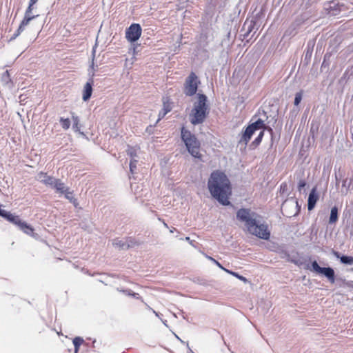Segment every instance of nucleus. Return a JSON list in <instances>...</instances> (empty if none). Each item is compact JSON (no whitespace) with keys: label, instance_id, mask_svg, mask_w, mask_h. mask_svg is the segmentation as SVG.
Returning <instances> with one entry per match:
<instances>
[{"label":"nucleus","instance_id":"1","mask_svg":"<svg viewBox=\"0 0 353 353\" xmlns=\"http://www.w3.org/2000/svg\"><path fill=\"white\" fill-rule=\"evenodd\" d=\"M208 186L212 196L224 205L230 204L229 196L231 186L227 176L221 171L213 172L208 180Z\"/></svg>","mask_w":353,"mask_h":353},{"label":"nucleus","instance_id":"2","mask_svg":"<svg viewBox=\"0 0 353 353\" xmlns=\"http://www.w3.org/2000/svg\"><path fill=\"white\" fill-rule=\"evenodd\" d=\"M237 218L245 223L248 231L252 235L260 239L268 240L270 232L267 225L262 223L261 217L256 213L249 209L242 208L236 213Z\"/></svg>","mask_w":353,"mask_h":353},{"label":"nucleus","instance_id":"3","mask_svg":"<svg viewBox=\"0 0 353 353\" xmlns=\"http://www.w3.org/2000/svg\"><path fill=\"white\" fill-rule=\"evenodd\" d=\"M208 112L207 97L203 94H198L197 101L194 103L193 108L189 115L191 123L196 125L203 123L208 114Z\"/></svg>","mask_w":353,"mask_h":353},{"label":"nucleus","instance_id":"4","mask_svg":"<svg viewBox=\"0 0 353 353\" xmlns=\"http://www.w3.org/2000/svg\"><path fill=\"white\" fill-rule=\"evenodd\" d=\"M181 139L184 142L188 152L194 158H200V143L196 137L189 130L181 128Z\"/></svg>","mask_w":353,"mask_h":353},{"label":"nucleus","instance_id":"5","mask_svg":"<svg viewBox=\"0 0 353 353\" xmlns=\"http://www.w3.org/2000/svg\"><path fill=\"white\" fill-rule=\"evenodd\" d=\"M265 128V123L264 121L259 119L257 121H256L254 123H252L251 125H248L247 128L245 129L241 140V143H243L245 145L248 143V142L250 140L252 134L254 133L256 130H261Z\"/></svg>","mask_w":353,"mask_h":353},{"label":"nucleus","instance_id":"6","mask_svg":"<svg viewBox=\"0 0 353 353\" xmlns=\"http://www.w3.org/2000/svg\"><path fill=\"white\" fill-rule=\"evenodd\" d=\"M200 81L194 72H191L185 80L184 93L187 96H193L196 94Z\"/></svg>","mask_w":353,"mask_h":353},{"label":"nucleus","instance_id":"7","mask_svg":"<svg viewBox=\"0 0 353 353\" xmlns=\"http://www.w3.org/2000/svg\"><path fill=\"white\" fill-rule=\"evenodd\" d=\"M312 271L324 275L328 281L334 283L335 282L334 271L332 268H321L319 265L318 263L314 261L312 263Z\"/></svg>","mask_w":353,"mask_h":353},{"label":"nucleus","instance_id":"8","mask_svg":"<svg viewBox=\"0 0 353 353\" xmlns=\"http://www.w3.org/2000/svg\"><path fill=\"white\" fill-rule=\"evenodd\" d=\"M38 17V14H33L32 12H26L23 21L20 23L16 33L14 34L10 39L12 40L16 39L26 29V28L30 25L31 22Z\"/></svg>","mask_w":353,"mask_h":353},{"label":"nucleus","instance_id":"9","mask_svg":"<svg viewBox=\"0 0 353 353\" xmlns=\"http://www.w3.org/2000/svg\"><path fill=\"white\" fill-rule=\"evenodd\" d=\"M126 38L131 42L137 41L141 35V28L138 23L132 24L126 30Z\"/></svg>","mask_w":353,"mask_h":353},{"label":"nucleus","instance_id":"10","mask_svg":"<svg viewBox=\"0 0 353 353\" xmlns=\"http://www.w3.org/2000/svg\"><path fill=\"white\" fill-rule=\"evenodd\" d=\"M318 199H319V196L316 193V188H314L311 190V192L309 194V196H308V200H307L308 210H312L314 208Z\"/></svg>","mask_w":353,"mask_h":353},{"label":"nucleus","instance_id":"11","mask_svg":"<svg viewBox=\"0 0 353 353\" xmlns=\"http://www.w3.org/2000/svg\"><path fill=\"white\" fill-rule=\"evenodd\" d=\"M38 180L46 185H49L52 188L55 180L57 179L47 175L46 173L40 172L37 176Z\"/></svg>","mask_w":353,"mask_h":353},{"label":"nucleus","instance_id":"12","mask_svg":"<svg viewBox=\"0 0 353 353\" xmlns=\"http://www.w3.org/2000/svg\"><path fill=\"white\" fill-rule=\"evenodd\" d=\"M2 214H0V216L5 217L8 221L17 225L19 228L21 224H22L23 221L21 220L19 216L14 215L4 210Z\"/></svg>","mask_w":353,"mask_h":353},{"label":"nucleus","instance_id":"13","mask_svg":"<svg viewBox=\"0 0 353 353\" xmlns=\"http://www.w3.org/2000/svg\"><path fill=\"white\" fill-rule=\"evenodd\" d=\"M92 84H93V80H92V79H90L89 80V81H88L85 83V85L84 86L83 92V97H82L83 100L84 101H88L92 95Z\"/></svg>","mask_w":353,"mask_h":353},{"label":"nucleus","instance_id":"14","mask_svg":"<svg viewBox=\"0 0 353 353\" xmlns=\"http://www.w3.org/2000/svg\"><path fill=\"white\" fill-rule=\"evenodd\" d=\"M333 254L338 259H340V261L342 263L345 265H353V256H340V253L336 251H333Z\"/></svg>","mask_w":353,"mask_h":353},{"label":"nucleus","instance_id":"15","mask_svg":"<svg viewBox=\"0 0 353 353\" xmlns=\"http://www.w3.org/2000/svg\"><path fill=\"white\" fill-rule=\"evenodd\" d=\"M53 188H55L57 192L59 193L63 194L65 192L68 190V188L65 185V184L61 182L59 179H56L55 182L52 186Z\"/></svg>","mask_w":353,"mask_h":353},{"label":"nucleus","instance_id":"16","mask_svg":"<svg viewBox=\"0 0 353 353\" xmlns=\"http://www.w3.org/2000/svg\"><path fill=\"white\" fill-rule=\"evenodd\" d=\"M112 245L119 249L125 250L130 247V245L123 240L116 239L112 241Z\"/></svg>","mask_w":353,"mask_h":353},{"label":"nucleus","instance_id":"17","mask_svg":"<svg viewBox=\"0 0 353 353\" xmlns=\"http://www.w3.org/2000/svg\"><path fill=\"white\" fill-rule=\"evenodd\" d=\"M338 221V208L337 207L334 206L332 208L330 219H329V223L333 224L335 223Z\"/></svg>","mask_w":353,"mask_h":353},{"label":"nucleus","instance_id":"18","mask_svg":"<svg viewBox=\"0 0 353 353\" xmlns=\"http://www.w3.org/2000/svg\"><path fill=\"white\" fill-rule=\"evenodd\" d=\"M19 229L28 235H32L34 233L33 228L24 221H23L22 224L19 226Z\"/></svg>","mask_w":353,"mask_h":353},{"label":"nucleus","instance_id":"19","mask_svg":"<svg viewBox=\"0 0 353 353\" xmlns=\"http://www.w3.org/2000/svg\"><path fill=\"white\" fill-rule=\"evenodd\" d=\"M352 179L348 181L347 179L343 181L341 192L343 194H346L352 184Z\"/></svg>","mask_w":353,"mask_h":353},{"label":"nucleus","instance_id":"20","mask_svg":"<svg viewBox=\"0 0 353 353\" xmlns=\"http://www.w3.org/2000/svg\"><path fill=\"white\" fill-rule=\"evenodd\" d=\"M63 194H65V197L67 199H68L72 203H73L75 207L77 206V200L74 197L73 193L69 191V189H68V190L65 192Z\"/></svg>","mask_w":353,"mask_h":353},{"label":"nucleus","instance_id":"21","mask_svg":"<svg viewBox=\"0 0 353 353\" xmlns=\"http://www.w3.org/2000/svg\"><path fill=\"white\" fill-rule=\"evenodd\" d=\"M170 110H171V107L170 106V105L164 103L163 108L162 109L161 111H160V112L159 114L158 121H159L161 119L165 117V115L167 113H168Z\"/></svg>","mask_w":353,"mask_h":353},{"label":"nucleus","instance_id":"22","mask_svg":"<svg viewBox=\"0 0 353 353\" xmlns=\"http://www.w3.org/2000/svg\"><path fill=\"white\" fill-rule=\"evenodd\" d=\"M138 152L139 148L137 147H128L127 150L128 154L132 158V159H135V157H137Z\"/></svg>","mask_w":353,"mask_h":353},{"label":"nucleus","instance_id":"23","mask_svg":"<svg viewBox=\"0 0 353 353\" xmlns=\"http://www.w3.org/2000/svg\"><path fill=\"white\" fill-rule=\"evenodd\" d=\"M59 121H60V123H61L63 129H64L65 130H67L70 128V125H71V121L69 119H65V118L61 117Z\"/></svg>","mask_w":353,"mask_h":353},{"label":"nucleus","instance_id":"24","mask_svg":"<svg viewBox=\"0 0 353 353\" xmlns=\"http://www.w3.org/2000/svg\"><path fill=\"white\" fill-rule=\"evenodd\" d=\"M73 344L74 346V353H77L79 351V346L83 343V339L79 336L75 337L73 339Z\"/></svg>","mask_w":353,"mask_h":353},{"label":"nucleus","instance_id":"25","mask_svg":"<svg viewBox=\"0 0 353 353\" xmlns=\"http://www.w3.org/2000/svg\"><path fill=\"white\" fill-rule=\"evenodd\" d=\"M225 272H226L227 273H228V274H230L236 277L237 279H239V280L242 281L243 282H244L245 283L248 282V279L245 277L239 274L238 273H236L235 272H232V271L229 270H225Z\"/></svg>","mask_w":353,"mask_h":353},{"label":"nucleus","instance_id":"26","mask_svg":"<svg viewBox=\"0 0 353 353\" xmlns=\"http://www.w3.org/2000/svg\"><path fill=\"white\" fill-rule=\"evenodd\" d=\"M137 159H132L130 161V172L132 174H134V171L137 168Z\"/></svg>","mask_w":353,"mask_h":353},{"label":"nucleus","instance_id":"27","mask_svg":"<svg viewBox=\"0 0 353 353\" xmlns=\"http://www.w3.org/2000/svg\"><path fill=\"white\" fill-rule=\"evenodd\" d=\"M263 134H264L263 131H261V132H259V134L258 137H257L254 139V141L252 142V144H253V145H259V144L261 143V140H262V138H263Z\"/></svg>","mask_w":353,"mask_h":353},{"label":"nucleus","instance_id":"28","mask_svg":"<svg viewBox=\"0 0 353 353\" xmlns=\"http://www.w3.org/2000/svg\"><path fill=\"white\" fill-rule=\"evenodd\" d=\"M302 99V93L301 92H297L294 98V105H298Z\"/></svg>","mask_w":353,"mask_h":353},{"label":"nucleus","instance_id":"29","mask_svg":"<svg viewBox=\"0 0 353 353\" xmlns=\"http://www.w3.org/2000/svg\"><path fill=\"white\" fill-rule=\"evenodd\" d=\"M72 129L74 132H79L81 135L85 136L84 133L81 132V126L79 123L78 124L72 125Z\"/></svg>","mask_w":353,"mask_h":353},{"label":"nucleus","instance_id":"30","mask_svg":"<svg viewBox=\"0 0 353 353\" xmlns=\"http://www.w3.org/2000/svg\"><path fill=\"white\" fill-rule=\"evenodd\" d=\"M72 125L78 124L80 122L79 117L74 112H71Z\"/></svg>","mask_w":353,"mask_h":353},{"label":"nucleus","instance_id":"31","mask_svg":"<svg viewBox=\"0 0 353 353\" xmlns=\"http://www.w3.org/2000/svg\"><path fill=\"white\" fill-rule=\"evenodd\" d=\"M208 259H209L210 260H211L212 261H213L219 268H220L221 269H222L223 270L225 271V270H226L225 268H223L221 264L220 263H219L217 261H216L215 259H214L213 258H212L211 256H208Z\"/></svg>","mask_w":353,"mask_h":353},{"label":"nucleus","instance_id":"32","mask_svg":"<svg viewBox=\"0 0 353 353\" xmlns=\"http://www.w3.org/2000/svg\"><path fill=\"white\" fill-rule=\"evenodd\" d=\"M306 185V183L305 182V181L303 180H301L299 182V185H298V189L301 192V190L305 188V186Z\"/></svg>","mask_w":353,"mask_h":353},{"label":"nucleus","instance_id":"33","mask_svg":"<svg viewBox=\"0 0 353 353\" xmlns=\"http://www.w3.org/2000/svg\"><path fill=\"white\" fill-rule=\"evenodd\" d=\"M36 3H32V1L30 0V3H29V6L27 8V10H26V12H32V10H33V6Z\"/></svg>","mask_w":353,"mask_h":353},{"label":"nucleus","instance_id":"34","mask_svg":"<svg viewBox=\"0 0 353 353\" xmlns=\"http://www.w3.org/2000/svg\"><path fill=\"white\" fill-rule=\"evenodd\" d=\"M132 50V54H133V57L130 59V63L131 64H133L134 62L136 60V58H135V54H136V48L134 47L133 49Z\"/></svg>","mask_w":353,"mask_h":353},{"label":"nucleus","instance_id":"35","mask_svg":"<svg viewBox=\"0 0 353 353\" xmlns=\"http://www.w3.org/2000/svg\"><path fill=\"white\" fill-rule=\"evenodd\" d=\"M290 204V202H288V201H285V202H284V203H283V205H282V208H281L282 211H283V210H285V208L288 205H289ZM291 204H292V205H294V202H292H292H291Z\"/></svg>","mask_w":353,"mask_h":353},{"label":"nucleus","instance_id":"36","mask_svg":"<svg viewBox=\"0 0 353 353\" xmlns=\"http://www.w3.org/2000/svg\"><path fill=\"white\" fill-rule=\"evenodd\" d=\"M121 292H123V293L128 296H131L132 294L133 293L130 290H121Z\"/></svg>","mask_w":353,"mask_h":353},{"label":"nucleus","instance_id":"37","mask_svg":"<svg viewBox=\"0 0 353 353\" xmlns=\"http://www.w3.org/2000/svg\"><path fill=\"white\" fill-rule=\"evenodd\" d=\"M185 240L186 241L189 242V243H190L191 245H192V246H194V243H193V241L190 239V237H188V236L185 237Z\"/></svg>","mask_w":353,"mask_h":353},{"label":"nucleus","instance_id":"38","mask_svg":"<svg viewBox=\"0 0 353 353\" xmlns=\"http://www.w3.org/2000/svg\"><path fill=\"white\" fill-rule=\"evenodd\" d=\"M131 296H133L134 298L137 299H140V296L137 293H134L133 292Z\"/></svg>","mask_w":353,"mask_h":353},{"label":"nucleus","instance_id":"39","mask_svg":"<svg viewBox=\"0 0 353 353\" xmlns=\"http://www.w3.org/2000/svg\"><path fill=\"white\" fill-rule=\"evenodd\" d=\"M174 336H175V337H176L179 341H181V343H183V344L185 343V342H184L183 340H181V339H180V338H179V337L176 334H174Z\"/></svg>","mask_w":353,"mask_h":353},{"label":"nucleus","instance_id":"40","mask_svg":"<svg viewBox=\"0 0 353 353\" xmlns=\"http://www.w3.org/2000/svg\"><path fill=\"white\" fill-rule=\"evenodd\" d=\"M286 187H287L286 183H282V184H281V189H284V188H286Z\"/></svg>","mask_w":353,"mask_h":353},{"label":"nucleus","instance_id":"41","mask_svg":"<svg viewBox=\"0 0 353 353\" xmlns=\"http://www.w3.org/2000/svg\"><path fill=\"white\" fill-rule=\"evenodd\" d=\"M175 230H176V228H172V229H170V232H171V233H172V232H174Z\"/></svg>","mask_w":353,"mask_h":353},{"label":"nucleus","instance_id":"42","mask_svg":"<svg viewBox=\"0 0 353 353\" xmlns=\"http://www.w3.org/2000/svg\"><path fill=\"white\" fill-rule=\"evenodd\" d=\"M152 312L155 314L157 316H159V313H157L156 311L152 310Z\"/></svg>","mask_w":353,"mask_h":353},{"label":"nucleus","instance_id":"43","mask_svg":"<svg viewBox=\"0 0 353 353\" xmlns=\"http://www.w3.org/2000/svg\"><path fill=\"white\" fill-rule=\"evenodd\" d=\"M32 3H37L39 0H31Z\"/></svg>","mask_w":353,"mask_h":353},{"label":"nucleus","instance_id":"44","mask_svg":"<svg viewBox=\"0 0 353 353\" xmlns=\"http://www.w3.org/2000/svg\"><path fill=\"white\" fill-rule=\"evenodd\" d=\"M163 225L165 228H168V225L165 223H163Z\"/></svg>","mask_w":353,"mask_h":353},{"label":"nucleus","instance_id":"45","mask_svg":"<svg viewBox=\"0 0 353 353\" xmlns=\"http://www.w3.org/2000/svg\"><path fill=\"white\" fill-rule=\"evenodd\" d=\"M41 28V24L39 25L38 28H37V30H39Z\"/></svg>","mask_w":353,"mask_h":353}]
</instances>
